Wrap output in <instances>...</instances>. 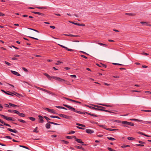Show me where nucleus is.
I'll list each match as a JSON object with an SVG mask.
<instances>
[{
    "mask_svg": "<svg viewBox=\"0 0 151 151\" xmlns=\"http://www.w3.org/2000/svg\"><path fill=\"white\" fill-rule=\"evenodd\" d=\"M5 138H7V139H12L11 137L10 136H6L5 137Z\"/></svg>",
    "mask_w": 151,
    "mask_h": 151,
    "instance_id": "nucleus-55",
    "label": "nucleus"
},
{
    "mask_svg": "<svg viewBox=\"0 0 151 151\" xmlns=\"http://www.w3.org/2000/svg\"><path fill=\"white\" fill-rule=\"evenodd\" d=\"M36 8L39 9H46V8L45 7H37Z\"/></svg>",
    "mask_w": 151,
    "mask_h": 151,
    "instance_id": "nucleus-37",
    "label": "nucleus"
},
{
    "mask_svg": "<svg viewBox=\"0 0 151 151\" xmlns=\"http://www.w3.org/2000/svg\"><path fill=\"white\" fill-rule=\"evenodd\" d=\"M45 109V110H47L50 113H52L55 114H58L57 113H56V112H55V111L53 109H49V108H46Z\"/></svg>",
    "mask_w": 151,
    "mask_h": 151,
    "instance_id": "nucleus-6",
    "label": "nucleus"
},
{
    "mask_svg": "<svg viewBox=\"0 0 151 151\" xmlns=\"http://www.w3.org/2000/svg\"><path fill=\"white\" fill-rule=\"evenodd\" d=\"M7 129L8 130L11 132L15 133H17L18 132L15 129H12L10 128H7Z\"/></svg>",
    "mask_w": 151,
    "mask_h": 151,
    "instance_id": "nucleus-12",
    "label": "nucleus"
},
{
    "mask_svg": "<svg viewBox=\"0 0 151 151\" xmlns=\"http://www.w3.org/2000/svg\"><path fill=\"white\" fill-rule=\"evenodd\" d=\"M76 147L77 148L79 149H83V148L79 146H77Z\"/></svg>",
    "mask_w": 151,
    "mask_h": 151,
    "instance_id": "nucleus-60",
    "label": "nucleus"
},
{
    "mask_svg": "<svg viewBox=\"0 0 151 151\" xmlns=\"http://www.w3.org/2000/svg\"><path fill=\"white\" fill-rule=\"evenodd\" d=\"M91 105H92L95 107H96L97 108H99L100 107V106H99L96 105H94V104H92Z\"/></svg>",
    "mask_w": 151,
    "mask_h": 151,
    "instance_id": "nucleus-46",
    "label": "nucleus"
},
{
    "mask_svg": "<svg viewBox=\"0 0 151 151\" xmlns=\"http://www.w3.org/2000/svg\"><path fill=\"white\" fill-rule=\"evenodd\" d=\"M63 105L64 106L68 108L69 109H70L71 111H73L75 112L78 113V114H87L88 115H90L91 116H93L98 117V116L96 115H95V114H91L88 113L87 112H81L80 111H78L76 110H75V109L74 108H73V107H72L68 105H67L63 104Z\"/></svg>",
    "mask_w": 151,
    "mask_h": 151,
    "instance_id": "nucleus-1",
    "label": "nucleus"
},
{
    "mask_svg": "<svg viewBox=\"0 0 151 151\" xmlns=\"http://www.w3.org/2000/svg\"><path fill=\"white\" fill-rule=\"evenodd\" d=\"M65 98L68 100H69V101H70L74 102H75V103H79V104L81 103L80 102H79L78 101H76L74 100H73L68 98H67L65 97Z\"/></svg>",
    "mask_w": 151,
    "mask_h": 151,
    "instance_id": "nucleus-10",
    "label": "nucleus"
},
{
    "mask_svg": "<svg viewBox=\"0 0 151 151\" xmlns=\"http://www.w3.org/2000/svg\"><path fill=\"white\" fill-rule=\"evenodd\" d=\"M138 122H140L141 123H144H144H145V121H143L141 120H139Z\"/></svg>",
    "mask_w": 151,
    "mask_h": 151,
    "instance_id": "nucleus-57",
    "label": "nucleus"
},
{
    "mask_svg": "<svg viewBox=\"0 0 151 151\" xmlns=\"http://www.w3.org/2000/svg\"><path fill=\"white\" fill-rule=\"evenodd\" d=\"M136 145L138 146H140V147H143L144 146V145H142L140 144H138Z\"/></svg>",
    "mask_w": 151,
    "mask_h": 151,
    "instance_id": "nucleus-53",
    "label": "nucleus"
},
{
    "mask_svg": "<svg viewBox=\"0 0 151 151\" xmlns=\"http://www.w3.org/2000/svg\"><path fill=\"white\" fill-rule=\"evenodd\" d=\"M13 111H14V112L16 113V114H18V115L19 113V112L17 111L14 110Z\"/></svg>",
    "mask_w": 151,
    "mask_h": 151,
    "instance_id": "nucleus-47",
    "label": "nucleus"
},
{
    "mask_svg": "<svg viewBox=\"0 0 151 151\" xmlns=\"http://www.w3.org/2000/svg\"><path fill=\"white\" fill-rule=\"evenodd\" d=\"M47 122L49 123H50L51 124H54V125H60L59 124H58V123H54V122H49L48 121Z\"/></svg>",
    "mask_w": 151,
    "mask_h": 151,
    "instance_id": "nucleus-22",
    "label": "nucleus"
},
{
    "mask_svg": "<svg viewBox=\"0 0 151 151\" xmlns=\"http://www.w3.org/2000/svg\"><path fill=\"white\" fill-rule=\"evenodd\" d=\"M130 146L129 145H124L122 146V148H125L127 147H129Z\"/></svg>",
    "mask_w": 151,
    "mask_h": 151,
    "instance_id": "nucleus-21",
    "label": "nucleus"
},
{
    "mask_svg": "<svg viewBox=\"0 0 151 151\" xmlns=\"http://www.w3.org/2000/svg\"><path fill=\"white\" fill-rule=\"evenodd\" d=\"M99 111H104L106 112H108L109 113L111 112V111H108L107 110H106L103 109H99Z\"/></svg>",
    "mask_w": 151,
    "mask_h": 151,
    "instance_id": "nucleus-20",
    "label": "nucleus"
},
{
    "mask_svg": "<svg viewBox=\"0 0 151 151\" xmlns=\"http://www.w3.org/2000/svg\"><path fill=\"white\" fill-rule=\"evenodd\" d=\"M69 22H70V23H72L74 24H75L76 25L78 26H85V24H79V23H75L74 22L72 21H69Z\"/></svg>",
    "mask_w": 151,
    "mask_h": 151,
    "instance_id": "nucleus-9",
    "label": "nucleus"
},
{
    "mask_svg": "<svg viewBox=\"0 0 151 151\" xmlns=\"http://www.w3.org/2000/svg\"><path fill=\"white\" fill-rule=\"evenodd\" d=\"M38 117L40 118V122L43 123L44 122L43 120V117L41 115H39Z\"/></svg>",
    "mask_w": 151,
    "mask_h": 151,
    "instance_id": "nucleus-16",
    "label": "nucleus"
},
{
    "mask_svg": "<svg viewBox=\"0 0 151 151\" xmlns=\"http://www.w3.org/2000/svg\"><path fill=\"white\" fill-rule=\"evenodd\" d=\"M125 14L127 15L132 16H134L135 15V14H134L132 13H126Z\"/></svg>",
    "mask_w": 151,
    "mask_h": 151,
    "instance_id": "nucleus-28",
    "label": "nucleus"
},
{
    "mask_svg": "<svg viewBox=\"0 0 151 151\" xmlns=\"http://www.w3.org/2000/svg\"><path fill=\"white\" fill-rule=\"evenodd\" d=\"M37 88L39 89H40V90H41L42 91H43L45 92H46V91H47V90H46L45 89H43V88H40V87H37Z\"/></svg>",
    "mask_w": 151,
    "mask_h": 151,
    "instance_id": "nucleus-27",
    "label": "nucleus"
},
{
    "mask_svg": "<svg viewBox=\"0 0 151 151\" xmlns=\"http://www.w3.org/2000/svg\"><path fill=\"white\" fill-rule=\"evenodd\" d=\"M4 63L6 64L7 65L9 66H10L11 65V64L10 63L7 61H5L4 62Z\"/></svg>",
    "mask_w": 151,
    "mask_h": 151,
    "instance_id": "nucleus-33",
    "label": "nucleus"
},
{
    "mask_svg": "<svg viewBox=\"0 0 151 151\" xmlns=\"http://www.w3.org/2000/svg\"><path fill=\"white\" fill-rule=\"evenodd\" d=\"M22 69L25 72H28V70H27V69H26V68H24V67H22Z\"/></svg>",
    "mask_w": 151,
    "mask_h": 151,
    "instance_id": "nucleus-41",
    "label": "nucleus"
},
{
    "mask_svg": "<svg viewBox=\"0 0 151 151\" xmlns=\"http://www.w3.org/2000/svg\"><path fill=\"white\" fill-rule=\"evenodd\" d=\"M86 133L88 134H92L94 132L93 130H91L90 129H87L86 130Z\"/></svg>",
    "mask_w": 151,
    "mask_h": 151,
    "instance_id": "nucleus-11",
    "label": "nucleus"
},
{
    "mask_svg": "<svg viewBox=\"0 0 151 151\" xmlns=\"http://www.w3.org/2000/svg\"><path fill=\"white\" fill-rule=\"evenodd\" d=\"M85 106L86 107H88L89 108H90L91 109H92L93 110H95L96 111H99V109H98L96 108H95V107H93L92 106H91L87 105H85Z\"/></svg>",
    "mask_w": 151,
    "mask_h": 151,
    "instance_id": "nucleus-8",
    "label": "nucleus"
},
{
    "mask_svg": "<svg viewBox=\"0 0 151 151\" xmlns=\"http://www.w3.org/2000/svg\"><path fill=\"white\" fill-rule=\"evenodd\" d=\"M4 125H5V126H8V127H11V126L10 125L8 124H6V123H4Z\"/></svg>",
    "mask_w": 151,
    "mask_h": 151,
    "instance_id": "nucleus-58",
    "label": "nucleus"
},
{
    "mask_svg": "<svg viewBox=\"0 0 151 151\" xmlns=\"http://www.w3.org/2000/svg\"><path fill=\"white\" fill-rule=\"evenodd\" d=\"M8 111L9 112H10V113H13V112H14L13 111L14 110H12L10 109L8 110Z\"/></svg>",
    "mask_w": 151,
    "mask_h": 151,
    "instance_id": "nucleus-63",
    "label": "nucleus"
},
{
    "mask_svg": "<svg viewBox=\"0 0 151 151\" xmlns=\"http://www.w3.org/2000/svg\"><path fill=\"white\" fill-rule=\"evenodd\" d=\"M29 119L32 121H34L35 120V118L33 117H30Z\"/></svg>",
    "mask_w": 151,
    "mask_h": 151,
    "instance_id": "nucleus-34",
    "label": "nucleus"
},
{
    "mask_svg": "<svg viewBox=\"0 0 151 151\" xmlns=\"http://www.w3.org/2000/svg\"><path fill=\"white\" fill-rule=\"evenodd\" d=\"M63 63V62H61V61H58L56 63H55V64L56 65H58L60 63Z\"/></svg>",
    "mask_w": 151,
    "mask_h": 151,
    "instance_id": "nucleus-40",
    "label": "nucleus"
},
{
    "mask_svg": "<svg viewBox=\"0 0 151 151\" xmlns=\"http://www.w3.org/2000/svg\"><path fill=\"white\" fill-rule=\"evenodd\" d=\"M46 92H47V93H49L50 94H53V93L52 92H50L49 91H48L47 90V91H46Z\"/></svg>",
    "mask_w": 151,
    "mask_h": 151,
    "instance_id": "nucleus-62",
    "label": "nucleus"
},
{
    "mask_svg": "<svg viewBox=\"0 0 151 151\" xmlns=\"http://www.w3.org/2000/svg\"><path fill=\"white\" fill-rule=\"evenodd\" d=\"M98 44L100 45L105 46L106 47L107 46V44H103L101 43H98Z\"/></svg>",
    "mask_w": 151,
    "mask_h": 151,
    "instance_id": "nucleus-25",
    "label": "nucleus"
},
{
    "mask_svg": "<svg viewBox=\"0 0 151 151\" xmlns=\"http://www.w3.org/2000/svg\"><path fill=\"white\" fill-rule=\"evenodd\" d=\"M141 111L146 112H151V110H142Z\"/></svg>",
    "mask_w": 151,
    "mask_h": 151,
    "instance_id": "nucleus-35",
    "label": "nucleus"
},
{
    "mask_svg": "<svg viewBox=\"0 0 151 151\" xmlns=\"http://www.w3.org/2000/svg\"><path fill=\"white\" fill-rule=\"evenodd\" d=\"M107 138L109 140L114 141L115 140V139L113 137H107Z\"/></svg>",
    "mask_w": 151,
    "mask_h": 151,
    "instance_id": "nucleus-24",
    "label": "nucleus"
},
{
    "mask_svg": "<svg viewBox=\"0 0 151 151\" xmlns=\"http://www.w3.org/2000/svg\"><path fill=\"white\" fill-rule=\"evenodd\" d=\"M18 120L21 122H22V123H25L26 122L25 121L23 120H22V119H19Z\"/></svg>",
    "mask_w": 151,
    "mask_h": 151,
    "instance_id": "nucleus-36",
    "label": "nucleus"
},
{
    "mask_svg": "<svg viewBox=\"0 0 151 151\" xmlns=\"http://www.w3.org/2000/svg\"><path fill=\"white\" fill-rule=\"evenodd\" d=\"M106 129V130H109V131H114V130H116V129H110V128Z\"/></svg>",
    "mask_w": 151,
    "mask_h": 151,
    "instance_id": "nucleus-44",
    "label": "nucleus"
},
{
    "mask_svg": "<svg viewBox=\"0 0 151 151\" xmlns=\"http://www.w3.org/2000/svg\"><path fill=\"white\" fill-rule=\"evenodd\" d=\"M62 141L63 142H64V143H65V144H67L68 143V142L67 141H65V140H63Z\"/></svg>",
    "mask_w": 151,
    "mask_h": 151,
    "instance_id": "nucleus-64",
    "label": "nucleus"
},
{
    "mask_svg": "<svg viewBox=\"0 0 151 151\" xmlns=\"http://www.w3.org/2000/svg\"><path fill=\"white\" fill-rule=\"evenodd\" d=\"M19 146L20 147H22L26 148V149H27L28 150H29V148H28V147H27L26 146H24L20 145Z\"/></svg>",
    "mask_w": 151,
    "mask_h": 151,
    "instance_id": "nucleus-30",
    "label": "nucleus"
},
{
    "mask_svg": "<svg viewBox=\"0 0 151 151\" xmlns=\"http://www.w3.org/2000/svg\"><path fill=\"white\" fill-rule=\"evenodd\" d=\"M75 133V131H71L69 132V134H74Z\"/></svg>",
    "mask_w": 151,
    "mask_h": 151,
    "instance_id": "nucleus-54",
    "label": "nucleus"
},
{
    "mask_svg": "<svg viewBox=\"0 0 151 151\" xmlns=\"http://www.w3.org/2000/svg\"><path fill=\"white\" fill-rule=\"evenodd\" d=\"M44 75L47 78H48L50 80H51V78H52L55 80H57L58 81L61 82H63L65 81V80L62 78H61L58 77H56V76H51L50 75H49L48 74L46 73H44Z\"/></svg>",
    "mask_w": 151,
    "mask_h": 151,
    "instance_id": "nucleus-2",
    "label": "nucleus"
},
{
    "mask_svg": "<svg viewBox=\"0 0 151 151\" xmlns=\"http://www.w3.org/2000/svg\"><path fill=\"white\" fill-rule=\"evenodd\" d=\"M19 115L20 116H21V117H24L25 116V115H24V114L23 113H19Z\"/></svg>",
    "mask_w": 151,
    "mask_h": 151,
    "instance_id": "nucleus-31",
    "label": "nucleus"
},
{
    "mask_svg": "<svg viewBox=\"0 0 151 151\" xmlns=\"http://www.w3.org/2000/svg\"><path fill=\"white\" fill-rule=\"evenodd\" d=\"M73 137L75 139L76 141H77L78 143L82 144V145H84L83 144V142L82 141L81 139L76 138V137L75 136H73Z\"/></svg>",
    "mask_w": 151,
    "mask_h": 151,
    "instance_id": "nucleus-7",
    "label": "nucleus"
},
{
    "mask_svg": "<svg viewBox=\"0 0 151 151\" xmlns=\"http://www.w3.org/2000/svg\"><path fill=\"white\" fill-rule=\"evenodd\" d=\"M98 104L101 105V106H106V107H109L111 106L110 105H108V104Z\"/></svg>",
    "mask_w": 151,
    "mask_h": 151,
    "instance_id": "nucleus-17",
    "label": "nucleus"
},
{
    "mask_svg": "<svg viewBox=\"0 0 151 151\" xmlns=\"http://www.w3.org/2000/svg\"><path fill=\"white\" fill-rule=\"evenodd\" d=\"M14 93H15V94H14L15 95H16L17 96H21V94H19L17 93H16V92H14Z\"/></svg>",
    "mask_w": 151,
    "mask_h": 151,
    "instance_id": "nucleus-52",
    "label": "nucleus"
},
{
    "mask_svg": "<svg viewBox=\"0 0 151 151\" xmlns=\"http://www.w3.org/2000/svg\"><path fill=\"white\" fill-rule=\"evenodd\" d=\"M112 64L113 65H123L119 64V63H113Z\"/></svg>",
    "mask_w": 151,
    "mask_h": 151,
    "instance_id": "nucleus-50",
    "label": "nucleus"
},
{
    "mask_svg": "<svg viewBox=\"0 0 151 151\" xmlns=\"http://www.w3.org/2000/svg\"><path fill=\"white\" fill-rule=\"evenodd\" d=\"M11 72L13 74L15 75L19 76H20V75L16 71L13 70H11Z\"/></svg>",
    "mask_w": 151,
    "mask_h": 151,
    "instance_id": "nucleus-14",
    "label": "nucleus"
},
{
    "mask_svg": "<svg viewBox=\"0 0 151 151\" xmlns=\"http://www.w3.org/2000/svg\"><path fill=\"white\" fill-rule=\"evenodd\" d=\"M122 123L123 124L131 126H133L134 125V124L133 123L127 121H122Z\"/></svg>",
    "mask_w": 151,
    "mask_h": 151,
    "instance_id": "nucleus-5",
    "label": "nucleus"
},
{
    "mask_svg": "<svg viewBox=\"0 0 151 151\" xmlns=\"http://www.w3.org/2000/svg\"><path fill=\"white\" fill-rule=\"evenodd\" d=\"M66 50H67L68 51H73L74 50H72V49H69L67 47L66 48Z\"/></svg>",
    "mask_w": 151,
    "mask_h": 151,
    "instance_id": "nucleus-45",
    "label": "nucleus"
},
{
    "mask_svg": "<svg viewBox=\"0 0 151 151\" xmlns=\"http://www.w3.org/2000/svg\"><path fill=\"white\" fill-rule=\"evenodd\" d=\"M50 123H47L45 125V127L46 128L48 129H49L50 127Z\"/></svg>",
    "mask_w": 151,
    "mask_h": 151,
    "instance_id": "nucleus-19",
    "label": "nucleus"
},
{
    "mask_svg": "<svg viewBox=\"0 0 151 151\" xmlns=\"http://www.w3.org/2000/svg\"><path fill=\"white\" fill-rule=\"evenodd\" d=\"M37 127H36L35 129L34 130L33 132H35L36 133H38V131H37Z\"/></svg>",
    "mask_w": 151,
    "mask_h": 151,
    "instance_id": "nucleus-39",
    "label": "nucleus"
},
{
    "mask_svg": "<svg viewBox=\"0 0 151 151\" xmlns=\"http://www.w3.org/2000/svg\"><path fill=\"white\" fill-rule=\"evenodd\" d=\"M9 104L10 106L13 107H19V106H18L17 105H15V104H12L10 103H9Z\"/></svg>",
    "mask_w": 151,
    "mask_h": 151,
    "instance_id": "nucleus-18",
    "label": "nucleus"
},
{
    "mask_svg": "<svg viewBox=\"0 0 151 151\" xmlns=\"http://www.w3.org/2000/svg\"><path fill=\"white\" fill-rule=\"evenodd\" d=\"M66 138L67 139H72V138H74L73 137H71V136H66Z\"/></svg>",
    "mask_w": 151,
    "mask_h": 151,
    "instance_id": "nucleus-48",
    "label": "nucleus"
},
{
    "mask_svg": "<svg viewBox=\"0 0 151 151\" xmlns=\"http://www.w3.org/2000/svg\"><path fill=\"white\" fill-rule=\"evenodd\" d=\"M44 118H45L46 120H47V121H48L49 120H50L51 119H49V118H48V117H47L46 116H44Z\"/></svg>",
    "mask_w": 151,
    "mask_h": 151,
    "instance_id": "nucleus-49",
    "label": "nucleus"
},
{
    "mask_svg": "<svg viewBox=\"0 0 151 151\" xmlns=\"http://www.w3.org/2000/svg\"><path fill=\"white\" fill-rule=\"evenodd\" d=\"M31 12L32 13L35 14L40 15L41 16H43L44 15L43 14L39 12H33V11H32Z\"/></svg>",
    "mask_w": 151,
    "mask_h": 151,
    "instance_id": "nucleus-15",
    "label": "nucleus"
},
{
    "mask_svg": "<svg viewBox=\"0 0 151 151\" xmlns=\"http://www.w3.org/2000/svg\"><path fill=\"white\" fill-rule=\"evenodd\" d=\"M50 117L51 118H56L58 119H60V118L58 116H50Z\"/></svg>",
    "mask_w": 151,
    "mask_h": 151,
    "instance_id": "nucleus-23",
    "label": "nucleus"
},
{
    "mask_svg": "<svg viewBox=\"0 0 151 151\" xmlns=\"http://www.w3.org/2000/svg\"><path fill=\"white\" fill-rule=\"evenodd\" d=\"M58 115L61 117H63L64 118L66 119H71L72 118V117L70 116H67L65 114H59Z\"/></svg>",
    "mask_w": 151,
    "mask_h": 151,
    "instance_id": "nucleus-3",
    "label": "nucleus"
},
{
    "mask_svg": "<svg viewBox=\"0 0 151 151\" xmlns=\"http://www.w3.org/2000/svg\"><path fill=\"white\" fill-rule=\"evenodd\" d=\"M99 126L101 127H102L104 128V129H107V128H106L105 127H106V126L105 125H99Z\"/></svg>",
    "mask_w": 151,
    "mask_h": 151,
    "instance_id": "nucleus-32",
    "label": "nucleus"
},
{
    "mask_svg": "<svg viewBox=\"0 0 151 151\" xmlns=\"http://www.w3.org/2000/svg\"><path fill=\"white\" fill-rule=\"evenodd\" d=\"M76 127L77 128H78V129H85V128H84L83 127H79V126H77Z\"/></svg>",
    "mask_w": 151,
    "mask_h": 151,
    "instance_id": "nucleus-51",
    "label": "nucleus"
},
{
    "mask_svg": "<svg viewBox=\"0 0 151 151\" xmlns=\"http://www.w3.org/2000/svg\"><path fill=\"white\" fill-rule=\"evenodd\" d=\"M1 91L5 93V94H6L7 95H11L12 96H14V95H15L14 93H7V92H6L5 91L3 90H1Z\"/></svg>",
    "mask_w": 151,
    "mask_h": 151,
    "instance_id": "nucleus-13",
    "label": "nucleus"
},
{
    "mask_svg": "<svg viewBox=\"0 0 151 151\" xmlns=\"http://www.w3.org/2000/svg\"><path fill=\"white\" fill-rule=\"evenodd\" d=\"M151 123L150 122L145 121L144 124H150Z\"/></svg>",
    "mask_w": 151,
    "mask_h": 151,
    "instance_id": "nucleus-59",
    "label": "nucleus"
},
{
    "mask_svg": "<svg viewBox=\"0 0 151 151\" xmlns=\"http://www.w3.org/2000/svg\"><path fill=\"white\" fill-rule=\"evenodd\" d=\"M107 149L109 151H115V150L112 149V148H110V147H107Z\"/></svg>",
    "mask_w": 151,
    "mask_h": 151,
    "instance_id": "nucleus-43",
    "label": "nucleus"
},
{
    "mask_svg": "<svg viewBox=\"0 0 151 151\" xmlns=\"http://www.w3.org/2000/svg\"><path fill=\"white\" fill-rule=\"evenodd\" d=\"M70 76L72 77H73V78H76V75H71Z\"/></svg>",
    "mask_w": 151,
    "mask_h": 151,
    "instance_id": "nucleus-61",
    "label": "nucleus"
},
{
    "mask_svg": "<svg viewBox=\"0 0 151 151\" xmlns=\"http://www.w3.org/2000/svg\"><path fill=\"white\" fill-rule=\"evenodd\" d=\"M28 29H30V30H33L35 32H36L38 33H39V32L38 31L36 30V29H32V28H28Z\"/></svg>",
    "mask_w": 151,
    "mask_h": 151,
    "instance_id": "nucleus-29",
    "label": "nucleus"
},
{
    "mask_svg": "<svg viewBox=\"0 0 151 151\" xmlns=\"http://www.w3.org/2000/svg\"><path fill=\"white\" fill-rule=\"evenodd\" d=\"M127 139L129 140H133L134 139V138L132 137H128L127 138Z\"/></svg>",
    "mask_w": 151,
    "mask_h": 151,
    "instance_id": "nucleus-38",
    "label": "nucleus"
},
{
    "mask_svg": "<svg viewBox=\"0 0 151 151\" xmlns=\"http://www.w3.org/2000/svg\"><path fill=\"white\" fill-rule=\"evenodd\" d=\"M131 121H134L137 122H138L139 119H130Z\"/></svg>",
    "mask_w": 151,
    "mask_h": 151,
    "instance_id": "nucleus-42",
    "label": "nucleus"
},
{
    "mask_svg": "<svg viewBox=\"0 0 151 151\" xmlns=\"http://www.w3.org/2000/svg\"><path fill=\"white\" fill-rule=\"evenodd\" d=\"M69 36H70V37H78V36H78V35H73L70 34V35H69Z\"/></svg>",
    "mask_w": 151,
    "mask_h": 151,
    "instance_id": "nucleus-56",
    "label": "nucleus"
},
{
    "mask_svg": "<svg viewBox=\"0 0 151 151\" xmlns=\"http://www.w3.org/2000/svg\"><path fill=\"white\" fill-rule=\"evenodd\" d=\"M141 54L142 55H144V56H147V55H149V54H147V53L144 52L141 53Z\"/></svg>",
    "mask_w": 151,
    "mask_h": 151,
    "instance_id": "nucleus-26",
    "label": "nucleus"
},
{
    "mask_svg": "<svg viewBox=\"0 0 151 151\" xmlns=\"http://www.w3.org/2000/svg\"><path fill=\"white\" fill-rule=\"evenodd\" d=\"M0 116L7 120L12 121H14V120L12 119V118L11 117L7 116L3 114H0Z\"/></svg>",
    "mask_w": 151,
    "mask_h": 151,
    "instance_id": "nucleus-4",
    "label": "nucleus"
}]
</instances>
